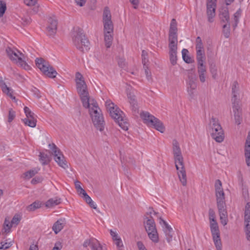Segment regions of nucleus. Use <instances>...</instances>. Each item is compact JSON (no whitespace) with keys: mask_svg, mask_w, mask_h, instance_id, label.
Masks as SVG:
<instances>
[{"mask_svg":"<svg viewBox=\"0 0 250 250\" xmlns=\"http://www.w3.org/2000/svg\"><path fill=\"white\" fill-rule=\"evenodd\" d=\"M61 203V199L56 197L48 200L45 203V206L47 208H52L59 205Z\"/></svg>","mask_w":250,"mask_h":250,"instance_id":"obj_26","label":"nucleus"},{"mask_svg":"<svg viewBox=\"0 0 250 250\" xmlns=\"http://www.w3.org/2000/svg\"><path fill=\"white\" fill-rule=\"evenodd\" d=\"M110 234L112 237V240L114 242L121 239L117 232L113 231L112 229L110 230Z\"/></svg>","mask_w":250,"mask_h":250,"instance_id":"obj_49","label":"nucleus"},{"mask_svg":"<svg viewBox=\"0 0 250 250\" xmlns=\"http://www.w3.org/2000/svg\"><path fill=\"white\" fill-rule=\"evenodd\" d=\"M72 37L73 43L77 49L82 52L87 51L89 49V42L82 29L79 28L74 29L72 33Z\"/></svg>","mask_w":250,"mask_h":250,"instance_id":"obj_6","label":"nucleus"},{"mask_svg":"<svg viewBox=\"0 0 250 250\" xmlns=\"http://www.w3.org/2000/svg\"><path fill=\"white\" fill-rule=\"evenodd\" d=\"M42 181V178L41 177H35L32 179L31 183L35 185L37 183H41Z\"/></svg>","mask_w":250,"mask_h":250,"instance_id":"obj_59","label":"nucleus"},{"mask_svg":"<svg viewBox=\"0 0 250 250\" xmlns=\"http://www.w3.org/2000/svg\"><path fill=\"white\" fill-rule=\"evenodd\" d=\"M32 92L33 93L35 96L37 98H39L41 97L40 92L39 89L35 87H33L31 89Z\"/></svg>","mask_w":250,"mask_h":250,"instance_id":"obj_60","label":"nucleus"},{"mask_svg":"<svg viewBox=\"0 0 250 250\" xmlns=\"http://www.w3.org/2000/svg\"><path fill=\"white\" fill-rule=\"evenodd\" d=\"M137 244L139 250H146L142 242L139 241Z\"/></svg>","mask_w":250,"mask_h":250,"instance_id":"obj_64","label":"nucleus"},{"mask_svg":"<svg viewBox=\"0 0 250 250\" xmlns=\"http://www.w3.org/2000/svg\"><path fill=\"white\" fill-rule=\"evenodd\" d=\"M244 219L247 223H250V203H248L245 206Z\"/></svg>","mask_w":250,"mask_h":250,"instance_id":"obj_34","label":"nucleus"},{"mask_svg":"<svg viewBox=\"0 0 250 250\" xmlns=\"http://www.w3.org/2000/svg\"><path fill=\"white\" fill-rule=\"evenodd\" d=\"M219 17L222 22L225 23H229V10L227 7H222L220 10Z\"/></svg>","mask_w":250,"mask_h":250,"instance_id":"obj_21","label":"nucleus"},{"mask_svg":"<svg viewBox=\"0 0 250 250\" xmlns=\"http://www.w3.org/2000/svg\"><path fill=\"white\" fill-rule=\"evenodd\" d=\"M94 240H97L96 239H91L89 240H86L83 244V247H87L88 246H90L91 247V249H92V242H95Z\"/></svg>","mask_w":250,"mask_h":250,"instance_id":"obj_58","label":"nucleus"},{"mask_svg":"<svg viewBox=\"0 0 250 250\" xmlns=\"http://www.w3.org/2000/svg\"><path fill=\"white\" fill-rule=\"evenodd\" d=\"M21 219V216L19 214H16L13 217L11 223L14 227H16L20 222Z\"/></svg>","mask_w":250,"mask_h":250,"instance_id":"obj_43","label":"nucleus"},{"mask_svg":"<svg viewBox=\"0 0 250 250\" xmlns=\"http://www.w3.org/2000/svg\"><path fill=\"white\" fill-rule=\"evenodd\" d=\"M6 4L0 1V17H2L6 10Z\"/></svg>","mask_w":250,"mask_h":250,"instance_id":"obj_52","label":"nucleus"},{"mask_svg":"<svg viewBox=\"0 0 250 250\" xmlns=\"http://www.w3.org/2000/svg\"><path fill=\"white\" fill-rule=\"evenodd\" d=\"M196 59L197 62L205 61V50L196 49Z\"/></svg>","mask_w":250,"mask_h":250,"instance_id":"obj_37","label":"nucleus"},{"mask_svg":"<svg viewBox=\"0 0 250 250\" xmlns=\"http://www.w3.org/2000/svg\"><path fill=\"white\" fill-rule=\"evenodd\" d=\"M119 66L121 68H125L126 65L125 61L124 58H120L118 60Z\"/></svg>","mask_w":250,"mask_h":250,"instance_id":"obj_57","label":"nucleus"},{"mask_svg":"<svg viewBox=\"0 0 250 250\" xmlns=\"http://www.w3.org/2000/svg\"><path fill=\"white\" fill-rule=\"evenodd\" d=\"M13 225L11 223V224L8 225H3V231L2 233H5L6 234L9 233L11 231V229Z\"/></svg>","mask_w":250,"mask_h":250,"instance_id":"obj_50","label":"nucleus"},{"mask_svg":"<svg viewBox=\"0 0 250 250\" xmlns=\"http://www.w3.org/2000/svg\"><path fill=\"white\" fill-rule=\"evenodd\" d=\"M114 242L118 250H124V247L121 238Z\"/></svg>","mask_w":250,"mask_h":250,"instance_id":"obj_51","label":"nucleus"},{"mask_svg":"<svg viewBox=\"0 0 250 250\" xmlns=\"http://www.w3.org/2000/svg\"><path fill=\"white\" fill-rule=\"evenodd\" d=\"M209 125V131L212 138L218 143L222 142L224 140V133L218 120L212 117L210 120Z\"/></svg>","mask_w":250,"mask_h":250,"instance_id":"obj_8","label":"nucleus"},{"mask_svg":"<svg viewBox=\"0 0 250 250\" xmlns=\"http://www.w3.org/2000/svg\"><path fill=\"white\" fill-rule=\"evenodd\" d=\"M223 33L226 38H228L229 37L230 35V23H225L223 25Z\"/></svg>","mask_w":250,"mask_h":250,"instance_id":"obj_39","label":"nucleus"},{"mask_svg":"<svg viewBox=\"0 0 250 250\" xmlns=\"http://www.w3.org/2000/svg\"><path fill=\"white\" fill-rule=\"evenodd\" d=\"M217 207L218 208L220 216H228L225 203L217 204Z\"/></svg>","mask_w":250,"mask_h":250,"instance_id":"obj_32","label":"nucleus"},{"mask_svg":"<svg viewBox=\"0 0 250 250\" xmlns=\"http://www.w3.org/2000/svg\"><path fill=\"white\" fill-rule=\"evenodd\" d=\"M95 242H92V250H103L102 246L99 243V242L97 240H94Z\"/></svg>","mask_w":250,"mask_h":250,"instance_id":"obj_48","label":"nucleus"},{"mask_svg":"<svg viewBox=\"0 0 250 250\" xmlns=\"http://www.w3.org/2000/svg\"><path fill=\"white\" fill-rule=\"evenodd\" d=\"M239 103V102L232 103V109L234 113V119L235 123L238 125L241 123L242 120V111Z\"/></svg>","mask_w":250,"mask_h":250,"instance_id":"obj_19","label":"nucleus"},{"mask_svg":"<svg viewBox=\"0 0 250 250\" xmlns=\"http://www.w3.org/2000/svg\"><path fill=\"white\" fill-rule=\"evenodd\" d=\"M24 3L27 6H33L34 5L37 0H23Z\"/></svg>","mask_w":250,"mask_h":250,"instance_id":"obj_61","label":"nucleus"},{"mask_svg":"<svg viewBox=\"0 0 250 250\" xmlns=\"http://www.w3.org/2000/svg\"><path fill=\"white\" fill-rule=\"evenodd\" d=\"M174 163L179 179L183 186L187 185V174L184 164V158L178 142L174 140L172 143Z\"/></svg>","mask_w":250,"mask_h":250,"instance_id":"obj_1","label":"nucleus"},{"mask_svg":"<svg viewBox=\"0 0 250 250\" xmlns=\"http://www.w3.org/2000/svg\"><path fill=\"white\" fill-rule=\"evenodd\" d=\"M142 63L144 64V67H145L146 65L148 62V60L147 59V52L143 50L142 52Z\"/></svg>","mask_w":250,"mask_h":250,"instance_id":"obj_47","label":"nucleus"},{"mask_svg":"<svg viewBox=\"0 0 250 250\" xmlns=\"http://www.w3.org/2000/svg\"><path fill=\"white\" fill-rule=\"evenodd\" d=\"M65 224V221L64 219H60L54 224L52 227V229L55 234L59 233L63 228Z\"/></svg>","mask_w":250,"mask_h":250,"instance_id":"obj_23","label":"nucleus"},{"mask_svg":"<svg viewBox=\"0 0 250 250\" xmlns=\"http://www.w3.org/2000/svg\"><path fill=\"white\" fill-rule=\"evenodd\" d=\"M24 111L26 116L25 118H36L35 114L28 107H24Z\"/></svg>","mask_w":250,"mask_h":250,"instance_id":"obj_45","label":"nucleus"},{"mask_svg":"<svg viewBox=\"0 0 250 250\" xmlns=\"http://www.w3.org/2000/svg\"><path fill=\"white\" fill-rule=\"evenodd\" d=\"M187 91L191 99L195 97V93L197 87L196 77L195 75H188L187 80Z\"/></svg>","mask_w":250,"mask_h":250,"instance_id":"obj_15","label":"nucleus"},{"mask_svg":"<svg viewBox=\"0 0 250 250\" xmlns=\"http://www.w3.org/2000/svg\"><path fill=\"white\" fill-rule=\"evenodd\" d=\"M48 25L46 27V32L48 36H54L57 29V21L56 17H50L48 20Z\"/></svg>","mask_w":250,"mask_h":250,"instance_id":"obj_18","label":"nucleus"},{"mask_svg":"<svg viewBox=\"0 0 250 250\" xmlns=\"http://www.w3.org/2000/svg\"><path fill=\"white\" fill-rule=\"evenodd\" d=\"M232 93V103L239 102V99L237 98V96L239 95V85L237 82H234L233 83Z\"/></svg>","mask_w":250,"mask_h":250,"instance_id":"obj_24","label":"nucleus"},{"mask_svg":"<svg viewBox=\"0 0 250 250\" xmlns=\"http://www.w3.org/2000/svg\"><path fill=\"white\" fill-rule=\"evenodd\" d=\"M244 156L247 166L250 167V130L248 132L245 144Z\"/></svg>","mask_w":250,"mask_h":250,"instance_id":"obj_20","label":"nucleus"},{"mask_svg":"<svg viewBox=\"0 0 250 250\" xmlns=\"http://www.w3.org/2000/svg\"><path fill=\"white\" fill-rule=\"evenodd\" d=\"M24 124L31 127H35L36 125L37 120L36 118H25L23 119Z\"/></svg>","mask_w":250,"mask_h":250,"instance_id":"obj_31","label":"nucleus"},{"mask_svg":"<svg viewBox=\"0 0 250 250\" xmlns=\"http://www.w3.org/2000/svg\"><path fill=\"white\" fill-rule=\"evenodd\" d=\"M204 61L197 62V69L198 74L206 73V66L204 64Z\"/></svg>","mask_w":250,"mask_h":250,"instance_id":"obj_41","label":"nucleus"},{"mask_svg":"<svg viewBox=\"0 0 250 250\" xmlns=\"http://www.w3.org/2000/svg\"><path fill=\"white\" fill-rule=\"evenodd\" d=\"M41 207V203L39 201H35L27 207V210L32 211Z\"/></svg>","mask_w":250,"mask_h":250,"instance_id":"obj_42","label":"nucleus"},{"mask_svg":"<svg viewBox=\"0 0 250 250\" xmlns=\"http://www.w3.org/2000/svg\"><path fill=\"white\" fill-rule=\"evenodd\" d=\"M48 146L52 151L55 162L62 168L64 169L67 168L68 167L67 163L60 149L53 143L49 144Z\"/></svg>","mask_w":250,"mask_h":250,"instance_id":"obj_12","label":"nucleus"},{"mask_svg":"<svg viewBox=\"0 0 250 250\" xmlns=\"http://www.w3.org/2000/svg\"><path fill=\"white\" fill-rule=\"evenodd\" d=\"M245 232L247 239L250 241V223H247Z\"/></svg>","mask_w":250,"mask_h":250,"instance_id":"obj_53","label":"nucleus"},{"mask_svg":"<svg viewBox=\"0 0 250 250\" xmlns=\"http://www.w3.org/2000/svg\"><path fill=\"white\" fill-rule=\"evenodd\" d=\"M15 117V112L13 111L12 109H10L9 110V114H8V122H12L13 119Z\"/></svg>","mask_w":250,"mask_h":250,"instance_id":"obj_55","label":"nucleus"},{"mask_svg":"<svg viewBox=\"0 0 250 250\" xmlns=\"http://www.w3.org/2000/svg\"><path fill=\"white\" fill-rule=\"evenodd\" d=\"M169 51H177L178 36H168Z\"/></svg>","mask_w":250,"mask_h":250,"instance_id":"obj_22","label":"nucleus"},{"mask_svg":"<svg viewBox=\"0 0 250 250\" xmlns=\"http://www.w3.org/2000/svg\"><path fill=\"white\" fill-rule=\"evenodd\" d=\"M0 86L3 93L6 94L11 99L13 100L16 99L15 97L12 95V89L8 87L3 81H0Z\"/></svg>","mask_w":250,"mask_h":250,"instance_id":"obj_25","label":"nucleus"},{"mask_svg":"<svg viewBox=\"0 0 250 250\" xmlns=\"http://www.w3.org/2000/svg\"><path fill=\"white\" fill-rule=\"evenodd\" d=\"M170 35L178 36L177 22L175 19H172L170 22V28L169 31V36Z\"/></svg>","mask_w":250,"mask_h":250,"instance_id":"obj_27","label":"nucleus"},{"mask_svg":"<svg viewBox=\"0 0 250 250\" xmlns=\"http://www.w3.org/2000/svg\"><path fill=\"white\" fill-rule=\"evenodd\" d=\"M104 34L105 46L107 48H109L111 45L113 39V32L109 31L104 32Z\"/></svg>","mask_w":250,"mask_h":250,"instance_id":"obj_28","label":"nucleus"},{"mask_svg":"<svg viewBox=\"0 0 250 250\" xmlns=\"http://www.w3.org/2000/svg\"><path fill=\"white\" fill-rule=\"evenodd\" d=\"M36 63L37 67L44 75L51 78H54L57 74V71L50 64L42 58H37Z\"/></svg>","mask_w":250,"mask_h":250,"instance_id":"obj_11","label":"nucleus"},{"mask_svg":"<svg viewBox=\"0 0 250 250\" xmlns=\"http://www.w3.org/2000/svg\"><path fill=\"white\" fill-rule=\"evenodd\" d=\"M6 52L10 60L25 70L30 69V66L25 61V56L15 47H7Z\"/></svg>","mask_w":250,"mask_h":250,"instance_id":"obj_7","label":"nucleus"},{"mask_svg":"<svg viewBox=\"0 0 250 250\" xmlns=\"http://www.w3.org/2000/svg\"><path fill=\"white\" fill-rule=\"evenodd\" d=\"M241 15V10L240 9H239L237 10L233 15V18L232 22H233V23L232 24L233 27L234 29H235L237 26V24L239 22V19Z\"/></svg>","mask_w":250,"mask_h":250,"instance_id":"obj_38","label":"nucleus"},{"mask_svg":"<svg viewBox=\"0 0 250 250\" xmlns=\"http://www.w3.org/2000/svg\"><path fill=\"white\" fill-rule=\"evenodd\" d=\"M140 116L143 119L145 124L148 125L153 126L154 128L161 133L165 132V127L162 122L154 116L151 115L149 113L147 112H142L140 113Z\"/></svg>","mask_w":250,"mask_h":250,"instance_id":"obj_9","label":"nucleus"},{"mask_svg":"<svg viewBox=\"0 0 250 250\" xmlns=\"http://www.w3.org/2000/svg\"><path fill=\"white\" fill-rule=\"evenodd\" d=\"M217 204L225 203V195L223 190L216 191Z\"/></svg>","mask_w":250,"mask_h":250,"instance_id":"obj_30","label":"nucleus"},{"mask_svg":"<svg viewBox=\"0 0 250 250\" xmlns=\"http://www.w3.org/2000/svg\"><path fill=\"white\" fill-rule=\"evenodd\" d=\"M84 107L89 109V112L95 126L100 131H103L104 121L102 111L99 107L97 102L92 99L89 102V106Z\"/></svg>","mask_w":250,"mask_h":250,"instance_id":"obj_3","label":"nucleus"},{"mask_svg":"<svg viewBox=\"0 0 250 250\" xmlns=\"http://www.w3.org/2000/svg\"><path fill=\"white\" fill-rule=\"evenodd\" d=\"M216 1L217 0H207V14L208 21L209 22H212L214 21V18L215 16Z\"/></svg>","mask_w":250,"mask_h":250,"instance_id":"obj_16","label":"nucleus"},{"mask_svg":"<svg viewBox=\"0 0 250 250\" xmlns=\"http://www.w3.org/2000/svg\"><path fill=\"white\" fill-rule=\"evenodd\" d=\"M83 198L85 202L89 204V205L92 208L95 209L96 208V206L94 204L93 201L91 199V198L87 195V194H85L83 196Z\"/></svg>","mask_w":250,"mask_h":250,"instance_id":"obj_44","label":"nucleus"},{"mask_svg":"<svg viewBox=\"0 0 250 250\" xmlns=\"http://www.w3.org/2000/svg\"><path fill=\"white\" fill-rule=\"evenodd\" d=\"M188 51L187 49H183L182 51V57L184 61L188 63H190L193 62V60L188 55Z\"/></svg>","mask_w":250,"mask_h":250,"instance_id":"obj_36","label":"nucleus"},{"mask_svg":"<svg viewBox=\"0 0 250 250\" xmlns=\"http://www.w3.org/2000/svg\"><path fill=\"white\" fill-rule=\"evenodd\" d=\"M104 32H113V24L111 21V15L109 8L105 7L103 15Z\"/></svg>","mask_w":250,"mask_h":250,"instance_id":"obj_14","label":"nucleus"},{"mask_svg":"<svg viewBox=\"0 0 250 250\" xmlns=\"http://www.w3.org/2000/svg\"><path fill=\"white\" fill-rule=\"evenodd\" d=\"M12 244L11 243L8 242H1L0 245V250H6L8 249L11 246Z\"/></svg>","mask_w":250,"mask_h":250,"instance_id":"obj_56","label":"nucleus"},{"mask_svg":"<svg viewBox=\"0 0 250 250\" xmlns=\"http://www.w3.org/2000/svg\"><path fill=\"white\" fill-rule=\"evenodd\" d=\"M38 171V170L35 168L28 170L23 174L24 178L28 180L35 176Z\"/></svg>","mask_w":250,"mask_h":250,"instance_id":"obj_40","label":"nucleus"},{"mask_svg":"<svg viewBox=\"0 0 250 250\" xmlns=\"http://www.w3.org/2000/svg\"><path fill=\"white\" fill-rule=\"evenodd\" d=\"M177 51H169V52L170 62L172 65H175L177 63Z\"/></svg>","mask_w":250,"mask_h":250,"instance_id":"obj_35","label":"nucleus"},{"mask_svg":"<svg viewBox=\"0 0 250 250\" xmlns=\"http://www.w3.org/2000/svg\"><path fill=\"white\" fill-rule=\"evenodd\" d=\"M215 191L223 190L222 188V183L220 180H217L215 183Z\"/></svg>","mask_w":250,"mask_h":250,"instance_id":"obj_54","label":"nucleus"},{"mask_svg":"<svg viewBox=\"0 0 250 250\" xmlns=\"http://www.w3.org/2000/svg\"><path fill=\"white\" fill-rule=\"evenodd\" d=\"M40 161L43 165H47L50 161V158L48 155L43 152L40 153Z\"/></svg>","mask_w":250,"mask_h":250,"instance_id":"obj_29","label":"nucleus"},{"mask_svg":"<svg viewBox=\"0 0 250 250\" xmlns=\"http://www.w3.org/2000/svg\"><path fill=\"white\" fill-rule=\"evenodd\" d=\"M220 219L221 224L225 226L228 223V216H220Z\"/></svg>","mask_w":250,"mask_h":250,"instance_id":"obj_62","label":"nucleus"},{"mask_svg":"<svg viewBox=\"0 0 250 250\" xmlns=\"http://www.w3.org/2000/svg\"><path fill=\"white\" fill-rule=\"evenodd\" d=\"M217 207L218 208L220 216H228L225 203L217 204Z\"/></svg>","mask_w":250,"mask_h":250,"instance_id":"obj_33","label":"nucleus"},{"mask_svg":"<svg viewBox=\"0 0 250 250\" xmlns=\"http://www.w3.org/2000/svg\"><path fill=\"white\" fill-rule=\"evenodd\" d=\"M160 224L163 228V230L165 234V237L168 243H170L173 238V229L168 223L161 218H160Z\"/></svg>","mask_w":250,"mask_h":250,"instance_id":"obj_17","label":"nucleus"},{"mask_svg":"<svg viewBox=\"0 0 250 250\" xmlns=\"http://www.w3.org/2000/svg\"><path fill=\"white\" fill-rule=\"evenodd\" d=\"M208 215L211 233L216 250H222V245L220 239V231L215 220V212L213 209L211 208L209 209Z\"/></svg>","mask_w":250,"mask_h":250,"instance_id":"obj_5","label":"nucleus"},{"mask_svg":"<svg viewBox=\"0 0 250 250\" xmlns=\"http://www.w3.org/2000/svg\"><path fill=\"white\" fill-rule=\"evenodd\" d=\"M144 221V226L149 239L154 243L159 242V235L156 229L155 223L152 218L146 217Z\"/></svg>","mask_w":250,"mask_h":250,"instance_id":"obj_10","label":"nucleus"},{"mask_svg":"<svg viewBox=\"0 0 250 250\" xmlns=\"http://www.w3.org/2000/svg\"><path fill=\"white\" fill-rule=\"evenodd\" d=\"M75 81L76 88L82 101L83 107L89 106L90 97L85 82L83 80V75L80 72L76 73Z\"/></svg>","mask_w":250,"mask_h":250,"instance_id":"obj_4","label":"nucleus"},{"mask_svg":"<svg viewBox=\"0 0 250 250\" xmlns=\"http://www.w3.org/2000/svg\"><path fill=\"white\" fill-rule=\"evenodd\" d=\"M196 49H204L201 38L197 37L196 39Z\"/></svg>","mask_w":250,"mask_h":250,"instance_id":"obj_46","label":"nucleus"},{"mask_svg":"<svg viewBox=\"0 0 250 250\" xmlns=\"http://www.w3.org/2000/svg\"><path fill=\"white\" fill-rule=\"evenodd\" d=\"M126 93L128 102L130 105V108L134 115L139 113V106L136 97L134 92V89L130 86H127L126 88Z\"/></svg>","mask_w":250,"mask_h":250,"instance_id":"obj_13","label":"nucleus"},{"mask_svg":"<svg viewBox=\"0 0 250 250\" xmlns=\"http://www.w3.org/2000/svg\"><path fill=\"white\" fill-rule=\"evenodd\" d=\"M130 2L132 4L134 9H137L139 5V0H129Z\"/></svg>","mask_w":250,"mask_h":250,"instance_id":"obj_63","label":"nucleus"},{"mask_svg":"<svg viewBox=\"0 0 250 250\" xmlns=\"http://www.w3.org/2000/svg\"><path fill=\"white\" fill-rule=\"evenodd\" d=\"M105 104L111 118L114 119L122 128L124 130H127L128 123L125 118L123 112L110 100H107Z\"/></svg>","mask_w":250,"mask_h":250,"instance_id":"obj_2","label":"nucleus"}]
</instances>
